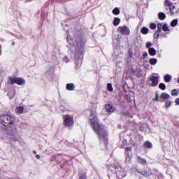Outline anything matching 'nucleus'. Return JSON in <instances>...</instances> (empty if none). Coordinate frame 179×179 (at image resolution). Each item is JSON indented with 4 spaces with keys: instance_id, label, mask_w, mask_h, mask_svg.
I'll return each mask as SVG.
<instances>
[{
    "instance_id": "34",
    "label": "nucleus",
    "mask_w": 179,
    "mask_h": 179,
    "mask_svg": "<svg viewBox=\"0 0 179 179\" xmlns=\"http://www.w3.org/2000/svg\"><path fill=\"white\" fill-rule=\"evenodd\" d=\"M152 45H153V44L151 42H147L146 43V48H151L150 47H152Z\"/></svg>"
},
{
    "instance_id": "29",
    "label": "nucleus",
    "mask_w": 179,
    "mask_h": 179,
    "mask_svg": "<svg viewBox=\"0 0 179 179\" xmlns=\"http://www.w3.org/2000/svg\"><path fill=\"white\" fill-rule=\"evenodd\" d=\"M162 30L164 31H170V29H169V27L167 26V24H164L163 26H162Z\"/></svg>"
},
{
    "instance_id": "18",
    "label": "nucleus",
    "mask_w": 179,
    "mask_h": 179,
    "mask_svg": "<svg viewBox=\"0 0 179 179\" xmlns=\"http://www.w3.org/2000/svg\"><path fill=\"white\" fill-rule=\"evenodd\" d=\"M138 163H140V164H142L143 166H145V164H146V163H147L146 159H145L141 157H138Z\"/></svg>"
},
{
    "instance_id": "4",
    "label": "nucleus",
    "mask_w": 179,
    "mask_h": 179,
    "mask_svg": "<svg viewBox=\"0 0 179 179\" xmlns=\"http://www.w3.org/2000/svg\"><path fill=\"white\" fill-rule=\"evenodd\" d=\"M8 135L15 142L19 141V138L17 137V129H16L15 126H10L8 129Z\"/></svg>"
},
{
    "instance_id": "44",
    "label": "nucleus",
    "mask_w": 179,
    "mask_h": 179,
    "mask_svg": "<svg viewBox=\"0 0 179 179\" xmlns=\"http://www.w3.org/2000/svg\"><path fill=\"white\" fill-rule=\"evenodd\" d=\"M175 103H176L178 106H179V98L177 99L175 101Z\"/></svg>"
},
{
    "instance_id": "42",
    "label": "nucleus",
    "mask_w": 179,
    "mask_h": 179,
    "mask_svg": "<svg viewBox=\"0 0 179 179\" xmlns=\"http://www.w3.org/2000/svg\"><path fill=\"white\" fill-rule=\"evenodd\" d=\"M162 27H163V25L162 24V23H159L157 24V29H162Z\"/></svg>"
},
{
    "instance_id": "8",
    "label": "nucleus",
    "mask_w": 179,
    "mask_h": 179,
    "mask_svg": "<svg viewBox=\"0 0 179 179\" xmlns=\"http://www.w3.org/2000/svg\"><path fill=\"white\" fill-rule=\"evenodd\" d=\"M118 30H120L123 36H129L131 34V31L127 26L119 27Z\"/></svg>"
},
{
    "instance_id": "36",
    "label": "nucleus",
    "mask_w": 179,
    "mask_h": 179,
    "mask_svg": "<svg viewBox=\"0 0 179 179\" xmlns=\"http://www.w3.org/2000/svg\"><path fill=\"white\" fill-rule=\"evenodd\" d=\"M166 108H169L171 106V101H167L166 103Z\"/></svg>"
},
{
    "instance_id": "1",
    "label": "nucleus",
    "mask_w": 179,
    "mask_h": 179,
    "mask_svg": "<svg viewBox=\"0 0 179 179\" xmlns=\"http://www.w3.org/2000/svg\"><path fill=\"white\" fill-rule=\"evenodd\" d=\"M90 122L92 127L95 134L98 135L100 142L104 143L107 146L108 143V131L106 129V127L99 123V119L95 113L92 112L90 115Z\"/></svg>"
},
{
    "instance_id": "22",
    "label": "nucleus",
    "mask_w": 179,
    "mask_h": 179,
    "mask_svg": "<svg viewBox=\"0 0 179 179\" xmlns=\"http://www.w3.org/2000/svg\"><path fill=\"white\" fill-rule=\"evenodd\" d=\"M177 24H178V19H175V20H172L171 22V27H176V26H177Z\"/></svg>"
},
{
    "instance_id": "2",
    "label": "nucleus",
    "mask_w": 179,
    "mask_h": 179,
    "mask_svg": "<svg viewBox=\"0 0 179 179\" xmlns=\"http://www.w3.org/2000/svg\"><path fill=\"white\" fill-rule=\"evenodd\" d=\"M78 45V51L76 52V68L82 66V59H83V49L85 48V40H76Z\"/></svg>"
},
{
    "instance_id": "35",
    "label": "nucleus",
    "mask_w": 179,
    "mask_h": 179,
    "mask_svg": "<svg viewBox=\"0 0 179 179\" xmlns=\"http://www.w3.org/2000/svg\"><path fill=\"white\" fill-rule=\"evenodd\" d=\"M143 176H144V177H149L150 176V173L145 171Z\"/></svg>"
},
{
    "instance_id": "32",
    "label": "nucleus",
    "mask_w": 179,
    "mask_h": 179,
    "mask_svg": "<svg viewBox=\"0 0 179 179\" xmlns=\"http://www.w3.org/2000/svg\"><path fill=\"white\" fill-rule=\"evenodd\" d=\"M178 94H179L178 90H177L176 89L173 90L171 91L172 96H178Z\"/></svg>"
},
{
    "instance_id": "46",
    "label": "nucleus",
    "mask_w": 179,
    "mask_h": 179,
    "mask_svg": "<svg viewBox=\"0 0 179 179\" xmlns=\"http://www.w3.org/2000/svg\"><path fill=\"white\" fill-rule=\"evenodd\" d=\"M36 159H40V155H36Z\"/></svg>"
},
{
    "instance_id": "16",
    "label": "nucleus",
    "mask_w": 179,
    "mask_h": 179,
    "mask_svg": "<svg viewBox=\"0 0 179 179\" xmlns=\"http://www.w3.org/2000/svg\"><path fill=\"white\" fill-rule=\"evenodd\" d=\"M24 110V108L22 106H18L15 108V113L16 114H23V110Z\"/></svg>"
},
{
    "instance_id": "27",
    "label": "nucleus",
    "mask_w": 179,
    "mask_h": 179,
    "mask_svg": "<svg viewBox=\"0 0 179 179\" xmlns=\"http://www.w3.org/2000/svg\"><path fill=\"white\" fill-rule=\"evenodd\" d=\"M113 15H120V8H115L113 10Z\"/></svg>"
},
{
    "instance_id": "13",
    "label": "nucleus",
    "mask_w": 179,
    "mask_h": 179,
    "mask_svg": "<svg viewBox=\"0 0 179 179\" xmlns=\"http://www.w3.org/2000/svg\"><path fill=\"white\" fill-rule=\"evenodd\" d=\"M15 94H16V90L13 88L11 89L8 93V96L10 100H12V99H13V97H15Z\"/></svg>"
},
{
    "instance_id": "45",
    "label": "nucleus",
    "mask_w": 179,
    "mask_h": 179,
    "mask_svg": "<svg viewBox=\"0 0 179 179\" xmlns=\"http://www.w3.org/2000/svg\"><path fill=\"white\" fill-rule=\"evenodd\" d=\"M79 179H86V176L83 175V176H80Z\"/></svg>"
},
{
    "instance_id": "26",
    "label": "nucleus",
    "mask_w": 179,
    "mask_h": 179,
    "mask_svg": "<svg viewBox=\"0 0 179 179\" xmlns=\"http://www.w3.org/2000/svg\"><path fill=\"white\" fill-rule=\"evenodd\" d=\"M150 65H156L157 64V59L156 58L150 59Z\"/></svg>"
},
{
    "instance_id": "5",
    "label": "nucleus",
    "mask_w": 179,
    "mask_h": 179,
    "mask_svg": "<svg viewBox=\"0 0 179 179\" xmlns=\"http://www.w3.org/2000/svg\"><path fill=\"white\" fill-rule=\"evenodd\" d=\"M64 125L67 128H71L73 127L75 121L73 120V115H64L63 117Z\"/></svg>"
},
{
    "instance_id": "20",
    "label": "nucleus",
    "mask_w": 179,
    "mask_h": 179,
    "mask_svg": "<svg viewBox=\"0 0 179 179\" xmlns=\"http://www.w3.org/2000/svg\"><path fill=\"white\" fill-rule=\"evenodd\" d=\"M153 145H152V143H150V141H146L145 143H144V147L145 148H148V149H152V147Z\"/></svg>"
},
{
    "instance_id": "23",
    "label": "nucleus",
    "mask_w": 179,
    "mask_h": 179,
    "mask_svg": "<svg viewBox=\"0 0 179 179\" xmlns=\"http://www.w3.org/2000/svg\"><path fill=\"white\" fill-rule=\"evenodd\" d=\"M171 79H172V77H171V75H169V74L165 75V76H164V80H165V82H166L167 83H169V82H170V80H171Z\"/></svg>"
},
{
    "instance_id": "11",
    "label": "nucleus",
    "mask_w": 179,
    "mask_h": 179,
    "mask_svg": "<svg viewBox=\"0 0 179 179\" xmlns=\"http://www.w3.org/2000/svg\"><path fill=\"white\" fill-rule=\"evenodd\" d=\"M150 82H152L151 86H157L159 85V78L157 76H152L150 79Z\"/></svg>"
},
{
    "instance_id": "28",
    "label": "nucleus",
    "mask_w": 179,
    "mask_h": 179,
    "mask_svg": "<svg viewBox=\"0 0 179 179\" xmlns=\"http://www.w3.org/2000/svg\"><path fill=\"white\" fill-rule=\"evenodd\" d=\"M20 128H21L22 129H26V128H27V124L24 123V122H21L19 125Z\"/></svg>"
},
{
    "instance_id": "30",
    "label": "nucleus",
    "mask_w": 179,
    "mask_h": 179,
    "mask_svg": "<svg viewBox=\"0 0 179 179\" xmlns=\"http://www.w3.org/2000/svg\"><path fill=\"white\" fill-rule=\"evenodd\" d=\"M107 89H108V92H113V85L111 83H108Z\"/></svg>"
},
{
    "instance_id": "12",
    "label": "nucleus",
    "mask_w": 179,
    "mask_h": 179,
    "mask_svg": "<svg viewBox=\"0 0 179 179\" xmlns=\"http://www.w3.org/2000/svg\"><path fill=\"white\" fill-rule=\"evenodd\" d=\"M105 108L106 110L107 113H114L115 108H114V106L111 104H106L105 106Z\"/></svg>"
},
{
    "instance_id": "48",
    "label": "nucleus",
    "mask_w": 179,
    "mask_h": 179,
    "mask_svg": "<svg viewBox=\"0 0 179 179\" xmlns=\"http://www.w3.org/2000/svg\"><path fill=\"white\" fill-rule=\"evenodd\" d=\"M34 153L36 155L37 153V152L36 151H34Z\"/></svg>"
},
{
    "instance_id": "7",
    "label": "nucleus",
    "mask_w": 179,
    "mask_h": 179,
    "mask_svg": "<svg viewBox=\"0 0 179 179\" xmlns=\"http://www.w3.org/2000/svg\"><path fill=\"white\" fill-rule=\"evenodd\" d=\"M115 170L117 178L122 179L124 177H125L126 174L124 169L121 168L120 166H115Z\"/></svg>"
},
{
    "instance_id": "43",
    "label": "nucleus",
    "mask_w": 179,
    "mask_h": 179,
    "mask_svg": "<svg viewBox=\"0 0 179 179\" xmlns=\"http://www.w3.org/2000/svg\"><path fill=\"white\" fill-rule=\"evenodd\" d=\"M160 31H162V29L157 28V30L156 32L160 34Z\"/></svg>"
},
{
    "instance_id": "40",
    "label": "nucleus",
    "mask_w": 179,
    "mask_h": 179,
    "mask_svg": "<svg viewBox=\"0 0 179 179\" xmlns=\"http://www.w3.org/2000/svg\"><path fill=\"white\" fill-rule=\"evenodd\" d=\"M155 101H159V92H156V99Z\"/></svg>"
},
{
    "instance_id": "17",
    "label": "nucleus",
    "mask_w": 179,
    "mask_h": 179,
    "mask_svg": "<svg viewBox=\"0 0 179 179\" xmlns=\"http://www.w3.org/2000/svg\"><path fill=\"white\" fill-rule=\"evenodd\" d=\"M117 51H118V50L115 49L114 51V54H113V58H115V59H118V58H121V57H122V55H124L122 53H120V55H118L117 53Z\"/></svg>"
},
{
    "instance_id": "3",
    "label": "nucleus",
    "mask_w": 179,
    "mask_h": 179,
    "mask_svg": "<svg viewBox=\"0 0 179 179\" xmlns=\"http://www.w3.org/2000/svg\"><path fill=\"white\" fill-rule=\"evenodd\" d=\"M0 122L4 127H9V125H13L15 123V117L10 115H1L0 116Z\"/></svg>"
},
{
    "instance_id": "25",
    "label": "nucleus",
    "mask_w": 179,
    "mask_h": 179,
    "mask_svg": "<svg viewBox=\"0 0 179 179\" xmlns=\"http://www.w3.org/2000/svg\"><path fill=\"white\" fill-rule=\"evenodd\" d=\"M141 32L142 33V34H148V33H149V29L143 27L141 29Z\"/></svg>"
},
{
    "instance_id": "41",
    "label": "nucleus",
    "mask_w": 179,
    "mask_h": 179,
    "mask_svg": "<svg viewBox=\"0 0 179 179\" xmlns=\"http://www.w3.org/2000/svg\"><path fill=\"white\" fill-rule=\"evenodd\" d=\"M143 59H145V58L146 57H148V53L146 52H144L143 54Z\"/></svg>"
},
{
    "instance_id": "21",
    "label": "nucleus",
    "mask_w": 179,
    "mask_h": 179,
    "mask_svg": "<svg viewBox=\"0 0 179 179\" xmlns=\"http://www.w3.org/2000/svg\"><path fill=\"white\" fill-rule=\"evenodd\" d=\"M120 22H121V20L120 18L115 17L113 21L114 26H118Z\"/></svg>"
},
{
    "instance_id": "10",
    "label": "nucleus",
    "mask_w": 179,
    "mask_h": 179,
    "mask_svg": "<svg viewBox=\"0 0 179 179\" xmlns=\"http://www.w3.org/2000/svg\"><path fill=\"white\" fill-rule=\"evenodd\" d=\"M125 153L127 155L126 162H131V153H132V148L128 147L125 148Z\"/></svg>"
},
{
    "instance_id": "47",
    "label": "nucleus",
    "mask_w": 179,
    "mask_h": 179,
    "mask_svg": "<svg viewBox=\"0 0 179 179\" xmlns=\"http://www.w3.org/2000/svg\"><path fill=\"white\" fill-rule=\"evenodd\" d=\"M1 48H2V46L0 45V55L1 54Z\"/></svg>"
},
{
    "instance_id": "15",
    "label": "nucleus",
    "mask_w": 179,
    "mask_h": 179,
    "mask_svg": "<svg viewBox=\"0 0 179 179\" xmlns=\"http://www.w3.org/2000/svg\"><path fill=\"white\" fill-rule=\"evenodd\" d=\"M66 89L69 91L75 90V85L73 83H69L66 85Z\"/></svg>"
},
{
    "instance_id": "19",
    "label": "nucleus",
    "mask_w": 179,
    "mask_h": 179,
    "mask_svg": "<svg viewBox=\"0 0 179 179\" xmlns=\"http://www.w3.org/2000/svg\"><path fill=\"white\" fill-rule=\"evenodd\" d=\"M170 97V95L167 93H162L160 96V99H162V100H167V99H169Z\"/></svg>"
},
{
    "instance_id": "14",
    "label": "nucleus",
    "mask_w": 179,
    "mask_h": 179,
    "mask_svg": "<svg viewBox=\"0 0 179 179\" xmlns=\"http://www.w3.org/2000/svg\"><path fill=\"white\" fill-rule=\"evenodd\" d=\"M156 52L157 51L155 50L154 48H151L148 49V54L151 57H155V55H156Z\"/></svg>"
},
{
    "instance_id": "33",
    "label": "nucleus",
    "mask_w": 179,
    "mask_h": 179,
    "mask_svg": "<svg viewBox=\"0 0 179 179\" xmlns=\"http://www.w3.org/2000/svg\"><path fill=\"white\" fill-rule=\"evenodd\" d=\"M150 29H151L152 30H155V29H156V27H157L156 26V24H155V23H151V24H150Z\"/></svg>"
},
{
    "instance_id": "6",
    "label": "nucleus",
    "mask_w": 179,
    "mask_h": 179,
    "mask_svg": "<svg viewBox=\"0 0 179 179\" xmlns=\"http://www.w3.org/2000/svg\"><path fill=\"white\" fill-rule=\"evenodd\" d=\"M8 83H11V85H19V86H22V85H24L26 83V80L21 78H15V77H10Z\"/></svg>"
},
{
    "instance_id": "31",
    "label": "nucleus",
    "mask_w": 179,
    "mask_h": 179,
    "mask_svg": "<svg viewBox=\"0 0 179 179\" xmlns=\"http://www.w3.org/2000/svg\"><path fill=\"white\" fill-rule=\"evenodd\" d=\"M159 89H161V90H166V84L160 83L159 85Z\"/></svg>"
},
{
    "instance_id": "37",
    "label": "nucleus",
    "mask_w": 179,
    "mask_h": 179,
    "mask_svg": "<svg viewBox=\"0 0 179 179\" xmlns=\"http://www.w3.org/2000/svg\"><path fill=\"white\" fill-rule=\"evenodd\" d=\"M159 36H160V34L155 32L154 34V38H159Z\"/></svg>"
},
{
    "instance_id": "39",
    "label": "nucleus",
    "mask_w": 179,
    "mask_h": 179,
    "mask_svg": "<svg viewBox=\"0 0 179 179\" xmlns=\"http://www.w3.org/2000/svg\"><path fill=\"white\" fill-rule=\"evenodd\" d=\"M136 171H138L139 174H141L142 176H143L145 173V171H140L139 169H137Z\"/></svg>"
},
{
    "instance_id": "24",
    "label": "nucleus",
    "mask_w": 179,
    "mask_h": 179,
    "mask_svg": "<svg viewBox=\"0 0 179 179\" xmlns=\"http://www.w3.org/2000/svg\"><path fill=\"white\" fill-rule=\"evenodd\" d=\"M158 16L160 20H164L166 19V14L164 13H159Z\"/></svg>"
},
{
    "instance_id": "38",
    "label": "nucleus",
    "mask_w": 179,
    "mask_h": 179,
    "mask_svg": "<svg viewBox=\"0 0 179 179\" xmlns=\"http://www.w3.org/2000/svg\"><path fill=\"white\" fill-rule=\"evenodd\" d=\"M63 61L66 62V64H68V62H69V59H68L67 57H64Z\"/></svg>"
},
{
    "instance_id": "9",
    "label": "nucleus",
    "mask_w": 179,
    "mask_h": 179,
    "mask_svg": "<svg viewBox=\"0 0 179 179\" xmlns=\"http://www.w3.org/2000/svg\"><path fill=\"white\" fill-rule=\"evenodd\" d=\"M165 5L166 6H169L171 15H174V12L173 11L174 10V9H176V6H174V4L170 2V0H166Z\"/></svg>"
}]
</instances>
